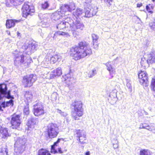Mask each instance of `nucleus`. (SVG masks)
<instances>
[{
	"label": "nucleus",
	"mask_w": 155,
	"mask_h": 155,
	"mask_svg": "<svg viewBox=\"0 0 155 155\" xmlns=\"http://www.w3.org/2000/svg\"><path fill=\"white\" fill-rule=\"evenodd\" d=\"M92 52L88 43L81 41L78 46L73 47L71 49L70 55L75 60H79L86 56H89Z\"/></svg>",
	"instance_id": "nucleus-1"
},
{
	"label": "nucleus",
	"mask_w": 155,
	"mask_h": 155,
	"mask_svg": "<svg viewBox=\"0 0 155 155\" xmlns=\"http://www.w3.org/2000/svg\"><path fill=\"white\" fill-rule=\"evenodd\" d=\"M16 50L14 53L15 57V59L14 61V63L15 66L18 67H28L29 65L32 62V59L29 57H25L21 53L19 52L18 54H16Z\"/></svg>",
	"instance_id": "nucleus-2"
},
{
	"label": "nucleus",
	"mask_w": 155,
	"mask_h": 155,
	"mask_svg": "<svg viewBox=\"0 0 155 155\" xmlns=\"http://www.w3.org/2000/svg\"><path fill=\"white\" fill-rule=\"evenodd\" d=\"M71 108L74 110L72 113V116L75 120H79V117L82 116L84 114L83 104L81 101L75 100L71 104Z\"/></svg>",
	"instance_id": "nucleus-3"
},
{
	"label": "nucleus",
	"mask_w": 155,
	"mask_h": 155,
	"mask_svg": "<svg viewBox=\"0 0 155 155\" xmlns=\"http://www.w3.org/2000/svg\"><path fill=\"white\" fill-rule=\"evenodd\" d=\"M14 151L17 154L22 153L25 148V144L26 140L25 138H17L15 140Z\"/></svg>",
	"instance_id": "nucleus-4"
},
{
	"label": "nucleus",
	"mask_w": 155,
	"mask_h": 155,
	"mask_svg": "<svg viewBox=\"0 0 155 155\" xmlns=\"http://www.w3.org/2000/svg\"><path fill=\"white\" fill-rule=\"evenodd\" d=\"M73 23V24H71V27L68 30L69 31H71L73 35L75 37L78 35V32L83 30L84 26L82 23L78 21H76Z\"/></svg>",
	"instance_id": "nucleus-5"
},
{
	"label": "nucleus",
	"mask_w": 155,
	"mask_h": 155,
	"mask_svg": "<svg viewBox=\"0 0 155 155\" xmlns=\"http://www.w3.org/2000/svg\"><path fill=\"white\" fill-rule=\"evenodd\" d=\"M47 132L50 138L56 137L59 133V128L58 125L53 123L49 124L47 127Z\"/></svg>",
	"instance_id": "nucleus-6"
},
{
	"label": "nucleus",
	"mask_w": 155,
	"mask_h": 155,
	"mask_svg": "<svg viewBox=\"0 0 155 155\" xmlns=\"http://www.w3.org/2000/svg\"><path fill=\"white\" fill-rule=\"evenodd\" d=\"M38 48V45L35 43H25L22 46L24 50L23 52L28 55H30L34 52Z\"/></svg>",
	"instance_id": "nucleus-7"
},
{
	"label": "nucleus",
	"mask_w": 155,
	"mask_h": 155,
	"mask_svg": "<svg viewBox=\"0 0 155 155\" xmlns=\"http://www.w3.org/2000/svg\"><path fill=\"white\" fill-rule=\"evenodd\" d=\"M23 17L26 18L28 15H32L35 12L34 6L29 5L27 3H25L22 7Z\"/></svg>",
	"instance_id": "nucleus-8"
},
{
	"label": "nucleus",
	"mask_w": 155,
	"mask_h": 155,
	"mask_svg": "<svg viewBox=\"0 0 155 155\" xmlns=\"http://www.w3.org/2000/svg\"><path fill=\"white\" fill-rule=\"evenodd\" d=\"M10 123L12 129L20 130V126L21 123L20 115L15 114L12 115Z\"/></svg>",
	"instance_id": "nucleus-9"
},
{
	"label": "nucleus",
	"mask_w": 155,
	"mask_h": 155,
	"mask_svg": "<svg viewBox=\"0 0 155 155\" xmlns=\"http://www.w3.org/2000/svg\"><path fill=\"white\" fill-rule=\"evenodd\" d=\"M37 79V77L35 75L31 74L24 76L22 81L26 86L30 87L32 85L33 83Z\"/></svg>",
	"instance_id": "nucleus-10"
},
{
	"label": "nucleus",
	"mask_w": 155,
	"mask_h": 155,
	"mask_svg": "<svg viewBox=\"0 0 155 155\" xmlns=\"http://www.w3.org/2000/svg\"><path fill=\"white\" fill-rule=\"evenodd\" d=\"M138 77L139 81L141 84L145 86L148 85L147 74L146 72L141 71L138 74Z\"/></svg>",
	"instance_id": "nucleus-11"
},
{
	"label": "nucleus",
	"mask_w": 155,
	"mask_h": 155,
	"mask_svg": "<svg viewBox=\"0 0 155 155\" xmlns=\"http://www.w3.org/2000/svg\"><path fill=\"white\" fill-rule=\"evenodd\" d=\"M77 140H79L81 144H84L86 143V135L85 132L83 130H79L77 131Z\"/></svg>",
	"instance_id": "nucleus-12"
},
{
	"label": "nucleus",
	"mask_w": 155,
	"mask_h": 155,
	"mask_svg": "<svg viewBox=\"0 0 155 155\" xmlns=\"http://www.w3.org/2000/svg\"><path fill=\"white\" fill-rule=\"evenodd\" d=\"M75 8V4L73 2H71L68 4H62L60 8L61 12H65L67 11L71 12Z\"/></svg>",
	"instance_id": "nucleus-13"
},
{
	"label": "nucleus",
	"mask_w": 155,
	"mask_h": 155,
	"mask_svg": "<svg viewBox=\"0 0 155 155\" xmlns=\"http://www.w3.org/2000/svg\"><path fill=\"white\" fill-rule=\"evenodd\" d=\"M34 113L36 116L43 114L44 111L43 107L41 104L38 103L34 105Z\"/></svg>",
	"instance_id": "nucleus-14"
},
{
	"label": "nucleus",
	"mask_w": 155,
	"mask_h": 155,
	"mask_svg": "<svg viewBox=\"0 0 155 155\" xmlns=\"http://www.w3.org/2000/svg\"><path fill=\"white\" fill-rule=\"evenodd\" d=\"M97 12V8L96 6H94L93 7L89 6L86 9L85 12V16L86 17L90 18L92 17L96 14Z\"/></svg>",
	"instance_id": "nucleus-15"
},
{
	"label": "nucleus",
	"mask_w": 155,
	"mask_h": 155,
	"mask_svg": "<svg viewBox=\"0 0 155 155\" xmlns=\"http://www.w3.org/2000/svg\"><path fill=\"white\" fill-rule=\"evenodd\" d=\"M38 122L37 118L31 117L29 118L28 120L27 126L28 127V130H31L30 129L34 127V126L36 125Z\"/></svg>",
	"instance_id": "nucleus-16"
},
{
	"label": "nucleus",
	"mask_w": 155,
	"mask_h": 155,
	"mask_svg": "<svg viewBox=\"0 0 155 155\" xmlns=\"http://www.w3.org/2000/svg\"><path fill=\"white\" fill-rule=\"evenodd\" d=\"M147 61L148 65L155 64V51H152L148 54Z\"/></svg>",
	"instance_id": "nucleus-17"
},
{
	"label": "nucleus",
	"mask_w": 155,
	"mask_h": 155,
	"mask_svg": "<svg viewBox=\"0 0 155 155\" xmlns=\"http://www.w3.org/2000/svg\"><path fill=\"white\" fill-rule=\"evenodd\" d=\"M70 27H71V23L65 21H61L57 25V28L59 29H63L64 28H66V30L68 31V29L70 28Z\"/></svg>",
	"instance_id": "nucleus-18"
},
{
	"label": "nucleus",
	"mask_w": 155,
	"mask_h": 155,
	"mask_svg": "<svg viewBox=\"0 0 155 155\" xmlns=\"http://www.w3.org/2000/svg\"><path fill=\"white\" fill-rule=\"evenodd\" d=\"M64 139L63 138H59L55 142L54 144L51 146V152L55 154L57 153V150L55 149V147L58 146L59 145V143L61 142H63Z\"/></svg>",
	"instance_id": "nucleus-19"
},
{
	"label": "nucleus",
	"mask_w": 155,
	"mask_h": 155,
	"mask_svg": "<svg viewBox=\"0 0 155 155\" xmlns=\"http://www.w3.org/2000/svg\"><path fill=\"white\" fill-rule=\"evenodd\" d=\"M110 62H107L106 64V65L107 67V70L109 71L110 75L111 76V78L113 77V74L115 72V69L112 68V65L110 64Z\"/></svg>",
	"instance_id": "nucleus-20"
},
{
	"label": "nucleus",
	"mask_w": 155,
	"mask_h": 155,
	"mask_svg": "<svg viewBox=\"0 0 155 155\" xmlns=\"http://www.w3.org/2000/svg\"><path fill=\"white\" fill-rule=\"evenodd\" d=\"M24 97L25 99V101L27 103L31 102L32 101V94L31 92L27 91H26L24 94Z\"/></svg>",
	"instance_id": "nucleus-21"
},
{
	"label": "nucleus",
	"mask_w": 155,
	"mask_h": 155,
	"mask_svg": "<svg viewBox=\"0 0 155 155\" xmlns=\"http://www.w3.org/2000/svg\"><path fill=\"white\" fill-rule=\"evenodd\" d=\"M61 56L58 54H55L50 57V62L51 64H54L57 61H60L61 60Z\"/></svg>",
	"instance_id": "nucleus-22"
},
{
	"label": "nucleus",
	"mask_w": 155,
	"mask_h": 155,
	"mask_svg": "<svg viewBox=\"0 0 155 155\" xmlns=\"http://www.w3.org/2000/svg\"><path fill=\"white\" fill-rule=\"evenodd\" d=\"M19 21L16 20H9L7 21L6 26L7 28H10L14 27L15 23H17Z\"/></svg>",
	"instance_id": "nucleus-23"
},
{
	"label": "nucleus",
	"mask_w": 155,
	"mask_h": 155,
	"mask_svg": "<svg viewBox=\"0 0 155 155\" xmlns=\"http://www.w3.org/2000/svg\"><path fill=\"white\" fill-rule=\"evenodd\" d=\"M63 14L61 11H57L53 14L52 15V18L54 20H58L63 16Z\"/></svg>",
	"instance_id": "nucleus-24"
},
{
	"label": "nucleus",
	"mask_w": 155,
	"mask_h": 155,
	"mask_svg": "<svg viewBox=\"0 0 155 155\" xmlns=\"http://www.w3.org/2000/svg\"><path fill=\"white\" fill-rule=\"evenodd\" d=\"M66 36H69V33L68 32H64L60 31H58L55 32L54 34V36L52 38L54 39H55V37H57L58 35Z\"/></svg>",
	"instance_id": "nucleus-25"
},
{
	"label": "nucleus",
	"mask_w": 155,
	"mask_h": 155,
	"mask_svg": "<svg viewBox=\"0 0 155 155\" xmlns=\"http://www.w3.org/2000/svg\"><path fill=\"white\" fill-rule=\"evenodd\" d=\"M83 13L82 10L81 9H78L75 11L73 12V15L77 19H78V18Z\"/></svg>",
	"instance_id": "nucleus-26"
},
{
	"label": "nucleus",
	"mask_w": 155,
	"mask_h": 155,
	"mask_svg": "<svg viewBox=\"0 0 155 155\" xmlns=\"http://www.w3.org/2000/svg\"><path fill=\"white\" fill-rule=\"evenodd\" d=\"M0 132L2 134L3 136L2 137L4 138L8 136V130L7 128L1 127L0 129Z\"/></svg>",
	"instance_id": "nucleus-27"
},
{
	"label": "nucleus",
	"mask_w": 155,
	"mask_h": 155,
	"mask_svg": "<svg viewBox=\"0 0 155 155\" xmlns=\"http://www.w3.org/2000/svg\"><path fill=\"white\" fill-rule=\"evenodd\" d=\"M24 0H10L11 3L14 6H17L21 4Z\"/></svg>",
	"instance_id": "nucleus-28"
},
{
	"label": "nucleus",
	"mask_w": 155,
	"mask_h": 155,
	"mask_svg": "<svg viewBox=\"0 0 155 155\" xmlns=\"http://www.w3.org/2000/svg\"><path fill=\"white\" fill-rule=\"evenodd\" d=\"M38 155H51V154L48 150L41 149L39 150Z\"/></svg>",
	"instance_id": "nucleus-29"
},
{
	"label": "nucleus",
	"mask_w": 155,
	"mask_h": 155,
	"mask_svg": "<svg viewBox=\"0 0 155 155\" xmlns=\"http://www.w3.org/2000/svg\"><path fill=\"white\" fill-rule=\"evenodd\" d=\"M30 111L29 108L28 104L27 103L26 105L25 106L23 110V113L25 115H29Z\"/></svg>",
	"instance_id": "nucleus-30"
},
{
	"label": "nucleus",
	"mask_w": 155,
	"mask_h": 155,
	"mask_svg": "<svg viewBox=\"0 0 155 155\" xmlns=\"http://www.w3.org/2000/svg\"><path fill=\"white\" fill-rule=\"evenodd\" d=\"M53 71L57 76H60L62 73L61 68L60 67L58 68L56 70H54Z\"/></svg>",
	"instance_id": "nucleus-31"
},
{
	"label": "nucleus",
	"mask_w": 155,
	"mask_h": 155,
	"mask_svg": "<svg viewBox=\"0 0 155 155\" xmlns=\"http://www.w3.org/2000/svg\"><path fill=\"white\" fill-rule=\"evenodd\" d=\"M130 82L131 81L130 80L128 79L126 80L127 87L129 89V91L130 92H131L132 89Z\"/></svg>",
	"instance_id": "nucleus-32"
},
{
	"label": "nucleus",
	"mask_w": 155,
	"mask_h": 155,
	"mask_svg": "<svg viewBox=\"0 0 155 155\" xmlns=\"http://www.w3.org/2000/svg\"><path fill=\"white\" fill-rule=\"evenodd\" d=\"M140 63L142 66L145 67L148 64L147 61L145 58H143L141 59Z\"/></svg>",
	"instance_id": "nucleus-33"
},
{
	"label": "nucleus",
	"mask_w": 155,
	"mask_h": 155,
	"mask_svg": "<svg viewBox=\"0 0 155 155\" xmlns=\"http://www.w3.org/2000/svg\"><path fill=\"white\" fill-rule=\"evenodd\" d=\"M140 154V155H151L149 151L147 150H141Z\"/></svg>",
	"instance_id": "nucleus-34"
},
{
	"label": "nucleus",
	"mask_w": 155,
	"mask_h": 155,
	"mask_svg": "<svg viewBox=\"0 0 155 155\" xmlns=\"http://www.w3.org/2000/svg\"><path fill=\"white\" fill-rule=\"evenodd\" d=\"M96 74V70L94 69L89 72L88 74V76L89 78H92Z\"/></svg>",
	"instance_id": "nucleus-35"
},
{
	"label": "nucleus",
	"mask_w": 155,
	"mask_h": 155,
	"mask_svg": "<svg viewBox=\"0 0 155 155\" xmlns=\"http://www.w3.org/2000/svg\"><path fill=\"white\" fill-rule=\"evenodd\" d=\"M49 4L48 2H45L41 4V8L43 9H46L48 8Z\"/></svg>",
	"instance_id": "nucleus-36"
},
{
	"label": "nucleus",
	"mask_w": 155,
	"mask_h": 155,
	"mask_svg": "<svg viewBox=\"0 0 155 155\" xmlns=\"http://www.w3.org/2000/svg\"><path fill=\"white\" fill-rule=\"evenodd\" d=\"M57 112L60 114L61 116L63 117H65L67 115V114L66 113L62 111L61 110L58 109H57Z\"/></svg>",
	"instance_id": "nucleus-37"
},
{
	"label": "nucleus",
	"mask_w": 155,
	"mask_h": 155,
	"mask_svg": "<svg viewBox=\"0 0 155 155\" xmlns=\"http://www.w3.org/2000/svg\"><path fill=\"white\" fill-rule=\"evenodd\" d=\"M151 88L153 91H155V76L152 78V80Z\"/></svg>",
	"instance_id": "nucleus-38"
},
{
	"label": "nucleus",
	"mask_w": 155,
	"mask_h": 155,
	"mask_svg": "<svg viewBox=\"0 0 155 155\" xmlns=\"http://www.w3.org/2000/svg\"><path fill=\"white\" fill-rule=\"evenodd\" d=\"M149 25L151 29L155 31V19L153 21L150 22Z\"/></svg>",
	"instance_id": "nucleus-39"
},
{
	"label": "nucleus",
	"mask_w": 155,
	"mask_h": 155,
	"mask_svg": "<svg viewBox=\"0 0 155 155\" xmlns=\"http://www.w3.org/2000/svg\"><path fill=\"white\" fill-rule=\"evenodd\" d=\"M0 153H2V155H8V150L6 148L2 149L0 151Z\"/></svg>",
	"instance_id": "nucleus-40"
},
{
	"label": "nucleus",
	"mask_w": 155,
	"mask_h": 155,
	"mask_svg": "<svg viewBox=\"0 0 155 155\" xmlns=\"http://www.w3.org/2000/svg\"><path fill=\"white\" fill-rule=\"evenodd\" d=\"M92 37L93 39V42H97L98 39V37L95 34H93L92 35Z\"/></svg>",
	"instance_id": "nucleus-41"
},
{
	"label": "nucleus",
	"mask_w": 155,
	"mask_h": 155,
	"mask_svg": "<svg viewBox=\"0 0 155 155\" xmlns=\"http://www.w3.org/2000/svg\"><path fill=\"white\" fill-rule=\"evenodd\" d=\"M58 96L57 93H54L51 95V97L52 100L54 101L56 100Z\"/></svg>",
	"instance_id": "nucleus-42"
},
{
	"label": "nucleus",
	"mask_w": 155,
	"mask_h": 155,
	"mask_svg": "<svg viewBox=\"0 0 155 155\" xmlns=\"http://www.w3.org/2000/svg\"><path fill=\"white\" fill-rule=\"evenodd\" d=\"M149 130L151 131L153 133H155V127L154 125L150 126Z\"/></svg>",
	"instance_id": "nucleus-43"
},
{
	"label": "nucleus",
	"mask_w": 155,
	"mask_h": 155,
	"mask_svg": "<svg viewBox=\"0 0 155 155\" xmlns=\"http://www.w3.org/2000/svg\"><path fill=\"white\" fill-rule=\"evenodd\" d=\"M93 42V48L96 50H97L98 48V45L97 42Z\"/></svg>",
	"instance_id": "nucleus-44"
},
{
	"label": "nucleus",
	"mask_w": 155,
	"mask_h": 155,
	"mask_svg": "<svg viewBox=\"0 0 155 155\" xmlns=\"http://www.w3.org/2000/svg\"><path fill=\"white\" fill-rule=\"evenodd\" d=\"M57 76L55 74V73L53 71H52L51 74L50 75V79H51L54 78V77H56Z\"/></svg>",
	"instance_id": "nucleus-45"
},
{
	"label": "nucleus",
	"mask_w": 155,
	"mask_h": 155,
	"mask_svg": "<svg viewBox=\"0 0 155 155\" xmlns=\"http://www.w3.org/2000/svg\"><path fill=\"white\" fill-rule=\"evenodd\" d=\"M65 151L64 150H62L61 148L60 147L58 149V151H57V153L58 152L59 153H60L62 154L63 153L64 151Z\"/></svg>",
	"instance_id": "nucleus-46"
},
{
	"label": "nucleus",
	"mask_w": 155,
	"mask_h": 155,
	"mask_svg": "<svg viewBox=\"0 0 155 155\" xmlns=\"http://www.w3.org/2000/svg\"><path fill=\"white\" fill-rule=\"evenodd\" d=\"M143 125H144V129L148 130H149L150 128V126L148 125L147 124L144 123L143 124Z\"/></svg>",
	"instance_id": "nucleus-47"
},
{
	"label": "nucleus",
	"mask_w": 155,
	"mask_h": 155,
	"mask_svg": "<svg viewBox=\"0 0 155 155\" xmlns=\"http://www.w3.org/2000/svg\"><path fill=\"white\" fill-rule=\"evenodd\" d=\"M146 8L147 11L149 13H152L153 12L150 10V8L149 6L148 5H147L146 6Z\"/></svg>",
	"instance_id": "nucleus-48"
},
{
	"label": "nucleus",
	"mask_w": 155,
	"mask_h": 155,
	"mask_svg": "<svg viewBox=\"0 0 155 155\" xmlns=\"http://www.w3.org/2000/svg\"><path fill=\"white\" fill-rule=\"evenodd\" d=\"M70 76V74H68L66 75H65L64 78L65 80H67V79H69V77Z\"/></svg>",
	"instance_id": "nucleus-49"
},
{
	"label": "nucleus",
	"mask_w": 155,
	"mask_h": 155,
	"mask_svg": "<svg viewBox=\"0 0 155 155\" xmlns=\"http://www.w3.org/2000/svg\"><path fill=\"white\" fill-rule=\"evenodd\" d=\"M139 129H144V125H143V124H141L140 125V127H139Z\"/></svg>",
	"instance_id": "nucleus-50"
},
{
	"label": "nucleus",
	"mask_w": 155,
	"mask_h": 155,
	"mask_svg": "<svg viewBox=\"0 0 155 155\" xmlns=\"http://www.w3.org/2000/svg\"><path fill=\"white\" fill-rule=\"evenodd\" d=\"M113 147L114 148L116 149L118 147V146L117 144H113Z\"/></svg>",
	"instance_id": "nucleus-51"
},
{
	"label": "nucleus",
	"mask_w": 155,
	"mask_h": 155,
	"mask_svg": "<svg viewBox=\"0 0 155 155\" xmlns=\"http://www.w3.org/2000/svg\"><path fill=\"white\" fill-rule=\"evenodd\" d=\"M142 6V3H138L137 4V7L138 8H140Z\"/></svg>",
	"instance_id": "nucleus-52"
},
{
	"label": "nucleus",
	"mask_w": 155,
	"mask_h": 155,
	"mask_svg": "<svg viewBox=\"0 0 155 155\" xmlns=\"http://www.w3.org/2000/svg\"><path fill=\"white\" fill-rule=\"evenodd\" d=\"M90 153L89 151H87L85 153V155H90Z\"/></svg>",
	"instance_id": "nucleus-53"
},
{
	"label": "nucleus",
	"mask_w": 155,
	"mask_h": 155,
	"mask_svg": "<svg viewBox=\"0 0 155 155\" xmlns=\"http://www.w3.org/2000/svg\"><path fill=\"white\" fill-rule=\"evenodd\" d=\"M148 109L151 111H152V108L151 107H149L148 108Z\"/></svg>",
	"instance_id": "nucleus-54"
},
{
	"label": "nucleus",
	"mask_w": 155,
	"mask_h": 155,
	"mask_svg": "<svg viewBox=\"0 0 155 155\" xmlns=\"http://www.w3.org/2000/svg\"><path fill=\"white\" fill-rule=\"evenodd\" d=\"M144 112L146 115H148V113L147 112L145 111L144 110Z\"/></svg>",
	"instance_id": "nucleus-55"
},
{
	"label": "nucleus",
	"mask_w": 155,
	"mask_h": 155,
	"mask_svg": "<svg viewBox=\"0 0 155 155\" xmlns=\"http://www.w3.org/2000/svg\"><path fill=\"white\" fill-rule=\"evenodd\" d=\"M136 17L138 19H139L140 20V19L137 16H136Z\"/></svg>",
	"instance_id": "nucleus-56"
},
{
	"label": "nucleus",
	"mask_w": 155,
	"mask_h": 155,
	"mask_svg": "<svg viewBox=\"0 0 155 155\" xmlns=\"http://www.w3.org/2000/svg\"><path fill=\"white\" fill-rule=\"evenodd\" d=\"M7 33H8V35H9L10 34V32H9V31H7Z\"/></svg>",
	"instance_id": "nucleus-57"
},
{
	"label": "nucleus",
	"mask_w": 155,
	"mask_h": 155,
	"mask_svg": "<svg viewBox=\"0 0 155 155\" xmlns=\"http://www.w3.org/2000/svg\"><path fill=\"white\" fill-rule=\"evenodd\" d=\"M152 1L153 2H154V1H155V0H152Z\"/></svg>",
	"instance_id": "nucleus-58"
},
{
	"label": "nucleus",
	"mask_w": 155,
	"mask_h": 155,
	"mask_svg": "<svg viewBox=\"0 0 155 155\" xmlns=\"http://www.w3.org/2000/svg\"><path fill=\"white\" fill-rule=\"evenodd\" d=\"M48 36H49V37L51 36V35H48Z\"/></svg>",
	"instance_id": "nucleus-59"
},
{
	"label": "nucleus",
	"mask_w": 155,
	"mask_h": 155,
	"mask_svg": "<svg viewBox=\"0 0 155 155\" xmlns=\"http://www.w3.org/2000/svg\"><path fill=\"white\" fill-rule=\"evenodd\" d=\"M19 34H20V33H18V35H19Z\"/></svg>",
	"instance_id": "nucleus-60"
}]
</instances>
